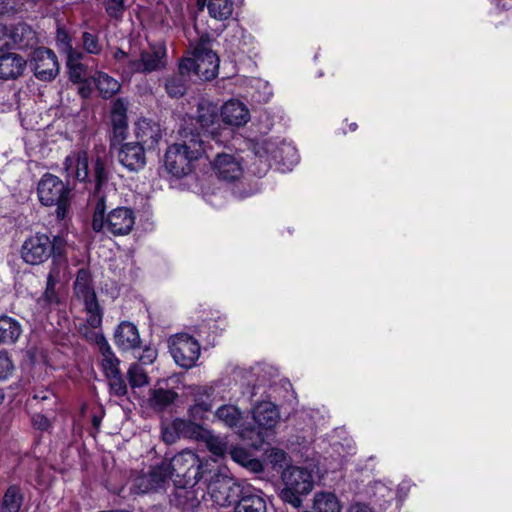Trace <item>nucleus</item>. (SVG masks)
<instances>
[{"label": "nucleus", "mask_w": 512, "mask_h": 512, "mask_svg": "<svg viewBox=\"0 0 512 512\" xmlns=\"http://www.w3.org/2000/svg\"><path fill=\"white\" fill-rule=\"evenodd\" d=\"M169 349L176 364L186 369L193 367L200 356L198 341L185 333L172 336Z\"/></svg>", "instance_id": "7"}, {"label": "nucleus", "mask_w": 512, "mask_h": 512, "mask_svg": "<svg viewBox=\"0 0 512 512\" xmlns=\"http://www.w3.org/2000/svg\"><path fill=\"white\" fill-rule=\"evenodd\" d=\"M156 358V352L152 349L144 350L142 356H140L139 360L142 364H151Z\"/></svg>", "instance_id": "55"}, {"label": "nucleus", "mask_w": 512, "mask_h": 512, "mask_svg": "<svg viewBox=\"0 0 512 512\" xmlns=\"http://www.w3.org/2000/svg\"><path fill=\"white\" fill-rule=\"evenodd\" d=\"M94 82L99 93L105 99L112 98L121 88L120 83L105 72H97Z\"/></svg>", "instance_id": "28"}, {"label": "nucleus", "mask_w": 512, "mask_h": 512, "mask_svg": "<svg viewBox=\"0 0 512 512\" xmlns=\"http://www.w3.org/2000/svg\"><path fill=\"white\" fill-rule=\"evenodd\" d=\"M10 46V28L0 23V51L9 50Z\"/></svg>", "instance_id": "49"}, {"label": "nucleus", "mask_w": 512, "mask_h": 512, "mask_svg": "<svg viewBox=\"0 0 512 512\" xmlns=\"http://www.w3.org/2000/svg\"><path fill=\"white\" fill-rule=\"evenodd\" d=\"M99 424H100V419L96 416L93 417V425L97 427V426H99Z\"/></svg>", "instance_id": "60"}, {"label": "nucleus", "mask_w": 512, "mask_h": 512, "mask_svg": "<svg viewBox=\"0 0 512 512\" xmlns=\"http://www.w3.org/2000/svg\"><path fill=\"white\" fill-rule=\"evenodd\" d=\"M215 417L228 427H235L240 421L241 411L234 405H223L215 412Z\"/></svg>", "instance_id": "35"}, {"label": "nucleus", "mask_w": 512, "mask_h": 512, "mask_svg": "<svg viewBox=\"0 0 512 512\" xmlns=\"http://www.w3.org/2000/svg\"><path fill=\"white\" fill-rule=\"evenodd\" d=\"M347 512H374L368 505L363 503H353L349 506Z\"/></svg>", "instance_id": "57"}, {"label": "nucleus", "mask_w": 512, "mask_h": 512, "mask_svg": "<svg viewBox=\"0 0 512 512\" xmlns=\"http://www.w3.org/2000/svg\"><path fill=\"white\" fill-rule=\"evenodd\" d=\"M10 46L11 49H23L35 42V32L25 23L10 25Z\"/></svg>", "instance_id": "25"}, {"label": "nucleus", "mask_w": 512, "mask_h": 512, "mask_svg": "<svg viewBox=\"0 0 512 512\" xmlns=\"http://www.w3.org/2000/svg\"><path fill=\"white\" fill-rule=\"evenodd\" d=\"M211 500L220 507H226L237 502L240 487L230 477L217 475L216 479L208 485Z\"/></svg>", "instance_id": "12"}, {"label": "nucleus", "mask_w": 512, "mask_h": 512, "mask_svg": "<svg viewBox=\"0 0 512 512\" xmlns=\"http://www.w3.org/2000/svg\"><path fill=\"white\" fill-rule=\"evenodd\" d=\"M38 197L40 202L45 206L56 205L57 212L66 207L68 201L69 190L61 179L52 174H45L38 183Z\"/></svg>", "instance_id": "8"}, {"label": "nucleus", "mask_w": 512, "mask_h": 512, "mask_svg": "<svg viewBox=\"0 0 512 512\" xmlns=\"http://www.w3.org/2000/svg\"><path fill=\"white\" fill-rule=\"evenodd\" d=\"M113 58L118 65L117 70L120 71L125 76H131L132 74H129L126 71L127 65L130 62H133L135 59H130L128 54L124 52L122 49L117 48L115 52L113 53Z\"/></svg>", "instance_id": "42"}, {"label": "nucleus", "mask_w": 512, "mask_h": 512, "mask_svg": "<svg viewBox=\"0 0 512 512\" xmlns=\"http://www.w3.org/2000/svg\"><path fill=\"white\" fill-rule=\"evenodd\" d=\"M94 175L96 179V188L99 189L101 185L107 180V172L102 160L97 159L94 165Z\"/></svg>", "instance_id": "47"}, {"label": "nucleus", "mask_w": 512, "mask_h": 512, "mask_svg": "<svg viewBox=\"0 0 512 512\" xmlns=\"http://www.w3.org/2000/svg\"><path fill=\"white\" fill-rule=\"evenodd\" d=\"M13 363L6 352L0 351V380L7 379L13 372Z\"/></svg>", "instance_id": "44"}, {"label": "nucleus", "mask_w": 512, "mask_h": 512, "mask_svg": "<svg viewBox=\"0 0 512 512\" xmlns=\"http://www.w3.org/2000/svg\"><path fill=\"white\" fill-rule=\"evenodd\" d=\"M268 164L265 162V168L263 169L262 173H265L267 171Z\"/></svg>", "instance_id": "63"}, {"label": "nucleus", "mask_w": 512, "mask_h": 512, "mask_svg": "<svg viewBox=\"0 0 512 512\" xmlns=\"http://www.w3.org/2000/svg\"><path fill=\"white\" fill-rule=\"evenodd\" d=\"M64 171L70 179L80 182L87 180L88 172V155L86 151L71 152L64 160Z\"/></svg>", "instance_id": "15"}, {"label": "nucleus", "mask_w": 512, "mask_h": 512, "mask_svg": "<svg viewBox=\"0 0 512 512\" xmlns=\"http://www.w3.org/2000/svg\"><path fill=\"white\" fill-rule=\"evenodd\" d=\"M230 455L235 462L242 466H244L251 457V454L246 449L239 447L231 449Z\"/></svg>", "instance_id": "48"}, {"label": "nucleus", "mask_w": 512, "mask_h": 512, "mask_svg": "<svg viewBox=\"0 0 512 512\" xmlns=\"http://www.w3.org/2000/svg\"><path fill=\"white\" fill-rule=\"evenodd\" d=\"M191 394L194 397V404L189 408V415L194 421L203 420L212 408V390L197 386L192 388Z\"/></svg>", "instance_id": "17"}, {"label": "nucleus", "mask_w": 512, "mask_h": 512, "mask_svg": "<svg viewBox=\"0 0 512 512\" xmlns=\"http://www.w3.org/2000/svg\"><path fill=\"white\" fill-rule=\"evenodd\" d=\"M106 12L111 17H119L124 12V0H104Z\"/></svg>", "instance_id": "45"}, {"label": "nucleus", "mask_w": 512, "mask_h": 512, "mask_svg": "<svg viewBox=\"0 0 512 512\" xmlns=\"http://www.w3.org/2000/svg\"><path fill=\"white\" fill-rule=\"evenodd\" d=\"M167 481L165 472L160 464L154 467L148 474L138 476L134 480L133 489L137 493H149L161 488Z\"/></svg>", "instance_id": "21"}, {"label": "nucleus", "mask_w": 512, "mask_h": 512, "mask_svg": "<svg viewBox=\"0 0 512 512\" xmlns=\"http://www.w3.org/2000/svg\"><path fill=\"white\" fill-rule=\"evenodd\" d=\"M167 49L163 44H157L150 47L140 54L139 59L128 63L126 71L129 74L151 73L163 70L166 67Z\"/></svg>", "instance_id": "9"}, {"label": "nucleus", "mask_w": 512, "mask_h": 512, "mask_svg": "<svg viewBox=\"0 0 512 512\" xmlns=\"http://www.w3.org/2000/svg\"><path fill=\"white\" fill-rule=\"evenodd\" d=\"M179 141L170 145L165 153L164 166L169 174L176 178H182L193 172L195 163L203 156L209 158L205 143L208 138L217 144H222L219 134L214 130L208 134H201L199 131L189 127H183L179 131Z\"/></svg>", "instance_id": "1"}, {"label": "nucleus", "mask_w": 512, "mask_h": 512, "mask_svg": "<svg viewBox=\"0 0 512 512\" xmlns=\"http://www.w3.org/2000/svg\"><path fill=\"white\" fill-rule=\"evenodd\" d=\"M128 102L123 98H118L112 103L111 113L127 116Z\"/></svg>", "instance_id": "52"}, {"label": "nucleus", "mask_w": 512, "mask_h": 512, "mask_svg": "<svg viewBox=\"0 0 512 512\" xmlns=\"http://www.w3.org/2000/svg\"><path fill=\"white\" fill-rule=\"evenodd\" d=\"M286 457V453L280 449H273L270 454L271 462L280 466L286 461Z\"/></svg>", "instance_id": "54"}, {"label": "nucleus", "mask_w": 512, "mask_h": 512, "mask_svg": "<svg viewBox=\"0 0 512 512\" xmlns=\"http://www.w3.org/2000/svg\"><path fill=\"white\" fill-rule=\"evenodd\" d=\"M192 57L184 58L179 63L181 73L194 72L203 80L216 77L219 68V58L211 48V38L203 34L195 43L190 44Z\"/></svg>", "instance_id": "2"}, {"label": "nucleus", "mask_w": 512, "mask_h": 512, "mask_svg": "<svg viewBox=\"0 0 512 512\" xmlns=\"http://www.w3.org/2000/svg\"><path fill=\"white\" fill-rule=\"evenodd\" d=\"M22 259L31 265H39L51 256V239L46 234L36 233L28 237L21 247Z\"/></svg>", "instance_id": "10"}, {"label": "nucleus", "mask_w": 512, "mask_h": 512, "mask_svg": "<svg viewBox=\"0 0 512 512\" xmlns=\"http://www.w3.org/2000/svg\"><path fill=\"white\" fill-rule=\"evenodd\" d=\"M213 169L219 178L226 181H233L242 175V166L231 154L218 153L213 161Z\"/></svg>", "instance_id": "16"}, {"label": "nucleus", "mask_w": 512, "mask_h": 512, "mask_svg": "<svg viewBox=\"0 0 512 512\" xmlns=\"http://www.w3.org/2000/svg\"><path fill=\"white\" fill-rule=\"evenodd\" d=\"M208 450L215 456H224L227 452V442L224 438L214 435L211 431L207 430L201 439Z\"/></svg>", "instance_id": "36"}, {"label": "nucleus", "mask_w": 512, "mask_h": 512, "mask_svg": "<svg viewBox=\"0 0 512 512\" xmlns=\"http://www.w3.org/2000/svg\"><path fill=\"white\" fill-rule=\"evenodd\" d=\"M127 375L132 388L142 387L148 384L147 373L140 364H132L127 372Z\"/></svg>", "instance_id": "38"}, {"label": "nucleus", "mask_w": 512, "mask_h": 512, "mask_svg": "<svg viewBox=\"0 0 512 512\" xmlns=\"http://www.w3.org/2000/svg\"><path fill=\"white\" fill-rule=\"evenodd\" d=\"M244 467H247L249 468L251 471H254V472H260L263 470V466H262V463L258 460V459H255V458H252V456L249 458V460L246 462V464L244 465Z\"/></svg>", "instance_id": "56"}, {"label": "nucleus", "mask_w": 512, "mask_h": 512, "mask_svg": "<svg viewBox=\"0 0 512 512\" xmlns=\"http://www.w3.org/2000/svg\"><path fill=\"white\" fill-rule=\"evenodd\" d=\"M65 58L69 79L74 83H82L86 81L88 77V69L87 66L82 63L84 58L83 52L71 51L69 49V55Z\"/></svg>", "instance_id": "24"}, {"label": "nucleus", "mask_w": 512, "mask_h": 512, "mask_svg": "<svg viewBox=\"0 0 512 512\" xmlns=\"http://www.w3.org/2000/svg\"><path fill=\"white\" fill-rule=\"evenodd\" d=\"M81 93L85 96L86 95V91L84 89H81Z\"/></svg>", "instance_id": "64"}, {"label": "nucleus", "mask_w": 512, "mask_h": 512, "mask_svg": "<svg viewBox=\"0 0 512 512\" xmlns=\"http://www.w3.org/2000/svg\"><path fill=\"white\" fill-rule=\"evenodd\" d=\"M23 333L21 323L10 316L0 315V344L12 345Z\"/></svg>", "instance_id": "23"}, {"label": "nucleus", "mask_w": 512, "mask_h": 512, "mask_svg": "<svg viewBox=\"0 0 512 512\" xmlns=\"http://www.w3.org/2000/svg\"><path fill=\"white\" fill-rule=\"evenodd\" d=\"M174 429L178 432L180 437L201 440L206 429L201 425L181 418L174 420Z\"/></svg>", "instance_id": "32"}, {"label": "nucleus", "mask_w": 512, "mask_h": 512, "mask_svg": "<svg viewBox=\"0 0 512 512\" xmlns=\"http://www.w3.org/2000/svg\"><path fill=\"white\" fill-rule=\"evenodd\" d=\"M5 398L4 392L0 389V405L3 403Z\"/></svg>", "instance_id": "61"}, {"label": "nucleus", "mask_w": 512, "mask_h": 512, "mask_svg": "<svg viewBox=\"0 0 512 512\" xmlns=\"http://www.w3.org/2000/svg\"><path fill=\"white\" fill-rule=\"evenodd\" d=\"M110 391L113 395L123 397L127 394V385L121 372L108 376Z\"/></svg>", "instance_id": "40"}, {"label": "nucleus", "mask_w": 512, "mask_h": 512, "mask_svg": "<svg viewBox=\"0 0 512 512\" xmlns=\"http://www.w3.org/2000/svg\"><path fill=\"white\" fill-rule=\"evenodd\" d=\"M194 486H187L185 488H179L176 493V502L184 511L191 512L197 508L201 503V497L198 496L197 491L193 488Z\"/></svg>", "instance_id": "30"}, {"label": "nucleus", "mask_w": 512, "mask_h": 512, "mask_svg": "<svg viewBox=\"0 0 512 512\" xmlns=\"http://www.w3.org/2000/svg\"><path fill=\"white\" fill-rule=\"evenodd\" d=\"M57 44L60 51L66 56L69 55V49L71 51H78L72 45V41L68 33L64 30L59 29L57 32Z\"/></svg>", "instance_id": "43"}, {"label": "nucleus", "mask_w": 512, "mask_h": 512, "mask_svg": "<svg viewBox=\"0 0 512 512\" xmlns=\"http://www.w3.org/2000/svg\"><path fill=\"white\" fill-rule=\"evenodd\" d=\"M49 393L48 392H40L39 394H36L35 395V398H38V399H41V400H46L49 398Z\"/></svg>", "instance_id": "59"}, {"label": "nucleus", "mask_w": 512, "mask_h": 512, "mask_svg": "<svg viewBox=\"0 0 512 512\" xmlns=\"http://www.w3.org/2000/svg\"><path fill=\"white\" fill-rule=\"evenodd\" d=\"M134 134L144 148L154 149L161 141L164 130L157 121L141 118L135 123Z\"/></svg>", "instance_id": "13"}, {"label": "nucleus", "mask_w": 512, "mask_h": 512, "mask_svg": "<svg viewBox=\"0 0 512 512\" xmlns=\"http://www.w3.org/2000/svg\"><path fill=\"white\" fill-rule=\"evenodd\" d=\"M31 69L37 79L51 81L59 73V63L56 54L48 48L36 49L30 60Z\"/></svg>", "instance_id": "11"}, {"label": "nucleus", "mask_w": 512, "mask_h": 512, "mask_svg": "<svg viewBox=\"0 0 512 512\" xmlns=\"http://www.w3.org/2000/svg\"><path fill=\"white\" fill-rule=\"evenodd\" d=\"M189 75L190 73H181L178 69L177 74L166 80L165 88L169 96L178 98L185 94Z\"/></svg>", "instance_id": "33"}, {"label": "nucleus", "mask_w": 512, "mask_h": 512, "mask_svg": "<svg viewBox=\"0 0 512 512\" xmlns=\"http://www.w3.org/2000/svg\"><path fill=\"white\" fill-rule=\"evenodd\" d=\"M33 426L41 431H47L51 427L49 419L42 414H35L32 416Z\"/></svg>", "instance_id": "51"}, {"label": "nucleus", "mask_w": 512, "mask_h": 512, "mask_svg": "<svg viewBox=\"0 0 512 512\" xmlns=\"http://www.w3.org/2000/svg\"><path fill=\"white\" fill-rule=\"evenodd\" d=\"M284 488L280 496L286 503L298 508L302 504V495L308 494L313 488L312 473L302 467L291 466L282 473Z\"/></svg>", "instance_id": "5"}, {"label": "nucleus", "mask_w": 512, "mask_h": 512, "mask_svg": "<svg viewBox=\"0 0 512 512\" xmlns=\"http://www.w3.org/2000/svg\"><path fill=\"white\" fill-rule=\"evenodd\" d=\"M135 224L134 212L127 207H118L105 215V203L101 198L94 211L92 228L95 232L111 233L115 236L129 234Z\"/></svg>", "instance_id": "4"}, {"label": "nucleus", "mask_w": 512, "mask_h": 512, "mask_svg": "<svg viewBox=\"0 0 512 512\" xmlns=\"http://www.w3.org/2000/svg\"><path fill=\"white\" fill-rule=\"evenodd\" d=\"M27 66V61L19 54L6 53L0 56V79L14 80L20 77Z\"/></svg>", "instance_id": "19"}, {"label": "nucleus", "mask_w": 512, "mask_h": 512, "mask_svg": "<svg viewBox=\"0 0 512 512\" xmlns=\"http://www.w3.org/2000/svg\"><path fill=\"white\" fill-rule=\"evenodd\" d=\"M221 117L226 124L242 126L249 121L250 113L244 103L233 99L222 106Z\"/></svg>", "instance_id": "20"}, {"label": "nucleus", "mask_w": 512, "mask_h": 512, "mask_svg": "<svg viewBox=\"0 0 512 512\" xmlns=\"http://www.w3.org/2000/svg\"><path fill=\"white\" fill-rule=\"evenodd\" d=\"M178 438H180V435L174 429V421L171 423L170 426H167L162 429V439L164 440V442L172 444L176 442Z\"/></svg>", "instance_id": "50"}, {"label": "nucleus", "mask_w": 512, "mask_h": 512, "mask_svg": "<svg viewBox=\"0 0 512 512\" xmlns=\"http://www.w3.org/2000/svg\"><path fill=\"white\" fill-rule=\"evenodd\" d=\"M207 10L213 19L225 21L233 14L234 2L232 0H208Z\"/></svg>", "instance_id": "29"}, {"label": "nucleus", "mask_w": 512, "mask_h": 512, "mask_svg": "<svg viewBox=\"0 0 512 512\" xmlns=\"http://www.w3.org/2000/svg\"><path fill=\"white\" fill-rule=\"evenodd\" d=\"M234 512H266V501L260 494L245 492L237 500Z\"/></svg>", "instance_id": "27"}, {"label": "nucleus", "mask_w": 512, "mask_h": 512, "mask_svg": "<svg viewBox=\"0 0 512 512\" xmlns=\"http://www.w3.org/2000/svg\"><path fill=\"white\" fill-rule=\"evenodd\" d=\"M65 248V240L61 236H55L53 240H51V255H62Z\"/></svg>", "instance_id": "53"}, {"label": "nucleus", "mask_w": 512, "mask_h": 512, "mask_svg": "<svg viewBox=\"0 0 512 512\" xmlns=\"http://www.w3.org/2000/svg\"><path fill=\"white\" fill-rule=\"evenodd\" d=\"M23 504V495L17 486H10L2 500L1 512H20Z\"/></svg>", "instance_id": "34"}, {"label": "nucleus", "mask_w": 512, "mask_h": 512, "mask_svg": "<svg viewBox=\"0 0 512 512\" xmlns=\"http://www.w3.org/2000/svg\"><path fill=\"white\" fill-rule=\"evenodd\" d=\"M177 398V393L169 389H154L150 392L149 405L154 410L163 411Z\"/></svg>", "instance_id": "31"}, {"label": "nucleus", "mask_w": 512, "mask_h": 512, "mask_svg": "<svg viewBox=\"0 0 512 512\" xmlns=\"http://www.w3.org/2000/svg\"><path fill=\"white\" fill-rule=\"evenodd\" d=\"M111 124L119 125V124H128L127 116L116 115L111 113Z\"/></svg>", "instance_id": "58"}, {"label": "nucleus", "mask_w": 512, "mask_h": 512, "mask_svg": "<svg viewBox=\"0 0 512 512\" xmlns=\"http://www.w3.org/2000/svg\"><path fill=\"white\" fill-rule=\"evenodd\" d=\"M96 338L99 351L103 357L102 367L106 377L119 373V360L115 357L110 345L102 335H98Z\"/></svg>", "instance_id": "26"}, {"label": "nucleus", "mask_w": 512, "mask_h": 512, "mask_svg": "<svg viewBox=\"0 0 512 512\" xmlns=\"http://www.w3.org/2000/svg\"><path fill=\"white\" fill-rule=\"evenodd\" d=\"M116 346L124 351L133 350L140 346V336L137 327L127 321L121 322L114 333Z\"/></svg>", "instance_id": "18"}, {"label": "nucleus", "mask_w": 512, "mask_h": 512, "mask_svg": "<svg viewBox=\"0 0 512 512\" xmlns=\"http://www.w3.org/2000/svg\"><path fill=\"white\" fill-rule=\"evenodd\" d=\"M204 3H205V0H197L198 5H204Z\"/></svg>", "instance_id": "62"}, {"label": "nucleus", "mask_w": 512, "mask_h": 512, "mask_svg": "<svg viewBox=\"0 0 512 512\" xmlns=\"http://www.w3.org/2000/svg\"><path fill=\"white\" fill-rule=\"evenodd\" d=\"M253 419L260 427L272 429L279 421V412L272 402L263 401L253 409Z\"/></svg>", "instance_id": "22"}, {"label": "nucleus", "mask_w": 512, "mask_h": 512, "mask_svg": "<svg viewBox=\"0 0 512 512\" xmlns=\"http://www.w3.org/2000/svg\"><path fill=\"white\" fill-rule=\"evenodd\" d=\"M203 111L204 108L201 107L198 111L197 122L201 125L202 128H208L210 124L214 123L216 114L213 109H207L206 112Z\"/></svg>", "instance_id": "46"}, {"label": "nucleus", "mask_w": 512, "mask_h": 512, "mask_svg": "<svg viewBox=\"0 0 512 512\" xmlns=\"http://www.w3.org/2000/svg\"><path fill=\"white\" fill-rule=\"evenodd\" d=\"M58 279L54 275L53 271L48 274L46 289L40 298L39 302H44L47 306L57 305L60 302L59 294L56 289Z\"/></svg>", "instance_id": "37"}, {"label": "nucleus", "mask_w": 512, "mask_h": 512, "mask_svg": "<svg viewBox=\"0 0 512 512\" xmlns=\"http://www.w3.org/2000/svg\"><path fill=\"white\" fill-rule=\"evenodd\" d=\"M128 135V124L112 125L111 147L116 148L123 143Z\"/></svg>", "instance_id": "41"}, {"label": "nucleus", "mask_w": 512, "mask_h": 512, "mask_svg": "<svg viewBox=\"0 0 512 512\" xmlns=\"http://www.w3.org/2000/svg\"><path fill=\"white\" fill-rule=\"evenodd\" d=\"M81 40L82 47L86 53L99 55L102 52L103 46L99 41L98 35L90 32H83Z\"/></svg>", "instance_id": "39"}, {"label": "nucleus", "mask_w": 512, "mask_h": 512, "mask_svg": "<svg viewBox=\"0 0 512 512\" xmlns=\"http://www.w3.org/2000/svg\"><path fill=\"white\" fill-rule=\"evenodd\" d=\"M119 162L129 171H139L146 164L145 148L138 142H128L119 146Z\"/></svg>", "instance_id": "14"}, {"label": "nucleus", "mask_w": 512, "mask_h": 512, "mask_svg": "<svg viewBox=\"0 0 512 512\" xmlns=\"http://www.w3.org/2000/svg\"><path fill=\"white\" fill-rule=\"evenodd\" d=\"M75 296L82 301L87 312V322L97 328L102 323V312L96 299L95 291L91 285L90 273L80 269L74 283Z\"/></svg>", "instance_id": "6"}, {"label": "nucleus", "mask_w": 512, "mask_h": 512, "mask_svg": "<svg viewBox=\"0 0 512 512\" xmlns=\"http://www.w3.org/2000/svg\"><path fill=\"white\" fill-rule=\"evenodd\" d=\"M160 466L167 480L172 479L178 488L195 486L203 477V463L198 455L190 450L176 454L169 461H163Z\"/></svg>", "instance_id": "3"}]
</instances>
